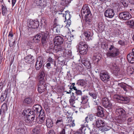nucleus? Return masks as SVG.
<instances>
[{
	"label": "nucleus",
	"mask_w": 134,
	"mask_h": 134,
	"mask_svg": "<svg viewBox=\"0 0 134 134\" xmlns=\"http://www.w3.org/2000/svg\"><path fill=\"white\" fill-rule=\"evenodd\" d=\"M54 46L53 50L60 56H63L65 55L66 49L65 47L67 44L64 42L63 37L60 36H55L54 39Z\"/></svg>",
	"instance_id": "obj_1"
},
{
	"label": "nucleus",
	"mask_w": 134,
	"mask_h": 134,
	"mask_svg": "<svg viewBox=\"0 0 134 134\" xmlns=\"http://www.w3.org/2000/svg\"><path fill=\"white\" fill-rule=\"evenodd\" d=\"M120 53L119 49L113 45H110L106 54L108 57L115 58L118 57Z\"/></svg>",
	"instance_id": "obj_2"
},
{
	"label": "nucleus",
	"mask_w": 134,
	"mask_h": 134,
	"mask_svg": "<svg viewBox=\"0 0 134 134\" xmlns=\"http://www.w3.org/2000/svg\"><path fill=\"white\" fill-rule=\"evenodd\" d=\"M76 47L81 54H86L88 51V46L85 42H80L77 44Z\"/></svg>",
	"instance_id": "obj_3"
},
{
	"label": "nucleus",
	"mask_w": 134,
	"mask_h": 134,
	"mask_svg": "<svg viewBox=\"0 0 134 134\" xmlns=\"http://www.w3.org/2000/svg\"><path fill=\"white\" fill-rule=\"evenodd\" d=\"M100 78L102 81L107 83L110 81V77L109 73L105 70L102 71L100 72Z\"/></svg>",
	"instance_id": "obj_4"
},
{
	"label": "nucleus",
	"mask_w": 134,
	"mask_h": 134,
	"mask_svg": "<svg viewBox=\"0 0 134 134\" xmlns=\"http://www.w3.org/2000/svg\"><path fill=\"white\" fill-rule=\"evenodd\" d=\"M114 98L117 99L118 102L121 103H125L129 102L130 100L129 96H123L120 95H115Z\"/></svg>",
	"instance_id": "obj_5"
},
{
	"label": "nucleus",
	"mask_w": 134,
	"mask_h": 134,
	"mask_svg": "<svg viewBox=\"0 0 134 134\" xmlns=\"http://www.w3.org/2000/svg\"><path fill=\"white\" fill-rule=\"evenodd\" d=\"M102 103L103 106L105 108L109 110L112 109L113 108V104L106 97L102 99Z\"/></svg>",
	"instance_id": "obj_6"
},
{
	"label": "nucleus",
	"mask_w": 134,
	"mask_h": 134,
	"mask_svg": "<svg viewBox=\"0 0 134 134\" xmlns=\"http://www.w3.org/2000/svg\"><path fill=\"white\" fill-rule=\"evenodd\" d=\"M38 86L37 90L40 93H41L44 92L46 89V84L43 81H39Z\"/></svg>",
	"instance_id": "obj_7"
},
{
	"label": "nucleus",
	"mask_w": 134,
	"mask_h": 134,
	"mask_svg": "<svg viewBox=\"0 0 134 134\" xmlns=\"http://www.w3.org/2000/svg\"><path fill=\"white\" fill-rule=\"evenodd\" d=\"M119 18L123 20H128L131 18L130 14L128 12H124L120 13L119 15Z\"/></svg>",
	"instance_id": "obj_8"
},
{
	"label": "nucleus",
	"mask_w": 134,
	"mask_h": 134,
	"mask_svg": "<svg viewBox=\"0 0 134 134\" xmlns=\"http://www.w3.org/2000/svg\"><path fill=\"white\" fill-rule=\"evenodd\" d=\"M42 107L40 105L38 104L34 105L31 109L32 111L31 113L35 114V115L37 116L39 114V112L41 110Z\"/></svg>",
	"instance_id": "obj_9"
},
{
	"label": "nucleus",
	"mask_w": 134,
	"mask_h": 134,
	"mask_svg": "<svg viewBox=\"0 0 134 134\" xmlns=\"http://www.w3.org/2000/svg\"><path fill=\"white\" fill-rule=\"evenodd\" d=\"M82 15L85 16H88L90 15H91V12L87 5L86 4L84 5L82 7L81 10Z\"/></svg>",
	"instance_id": "obj_10"
},
{
	"label": "nucleus",
	"mask_w": 134,
	"mask_h": 134,
	"mask_svg": "<svg viewBox=\"0 0 134 134\" xmlns=\"http://www.w3.org/2000/svg\"><path fill=\"white\" fill-rule=\"evenodd\" d=\"M109 67L113 70V73L114 74L115 76L118 75L119 71V68L115 63H111L109 65Z\"/></svg>",
	"instance_id": "obj_11"
},
{
	"label": "nucleus",
	"mask_w": 134,
	"mask_h": 134,
	"mask_svg": "<svg viewBox=\"0 0 134 134\" xmlns=\"http://www.w3.org/2000/svg\"><path fill=\"white\" fill-rule=\"evenodd\" d=\"M39 115L38 117H37V120H38V119L40 121L41 123H43L44 122V120L46 118V114L45 111L43 110L42 109L40 110L39 112Z\"/></svg>",
	"instance_id": "obj_12"
},
{
	"label": "nucleus",
	"mask_w": 134,
	"mask_h": 134,
	"mask_svg": "<svg viewBox=\"0 0 134 134\" xmlns=\"http://www.w3.org/2000/svg\"><path fill=\"white\" fill-rule=\"evenodd\" d=\"M83 35L86 41H89L92 40L93 34L91 32V30H88L85 31Z\"/></svg>",
	"instance_id": "obj_13"
},
{
	"label": "nucleus",
	"mask_w": 134,
	"mask_h": 134,
	"mask_svg": "<svg viewBox=\"0 0 134 134\" xmlns=\"http://www.w3.org/2000/svg\"><path fill=\"white\" fill-rule=\"evenodd\" d=\"M104 14L105 16L106 17L112 18L114 16L115 13L113 9H108L105 11Z\"/></svg>",
	"instance_id": "obj_14"
},
{
	"label": "nucleus",
	"mask_w": 134,
	"mask_h": 134,
	"mask_svg": "<svg viewBox=\"0 0 134 134\" xmlns=\"http://www.w3.org/2000/svg\"><path fill=\"white\" fill-rule=\"evenodd\" d=\"M39 25V23L37 20L31 19L29 21V25L30 27L33 29L37 28Z\"/></svg>",
	"instance_id": "obj_15"
},
{
	"label": "nucleus",
	"mask_w": 134,
	"mask_h": 134,
	"mask_svg": "<svg viewBox=\"0 0 134 134\" xmlns=\"http://www.w3.org/2000/svg\"><path fill=\"white\" fill-rule=\"evenodd\" d=\"M116 112L119 116L126 117V112L124 109L122 108L117 109Z\"/></svg>",
	"instance_id": "obj_16"
},
{
	"label": "nucleus",
	"mask_w": 134,
	"mask_h": 134,
	"mask_svg": "<svg viewBox=\"0 0 134 134\" xmlns=\"http://www.w3.org/2000/svg\"><path fill=\"white\" fill-rule=\"evenodd\" d=\"M49 33L47 31H46L42 34V36L41 38V42L44 45L46 44L47 41V37Z\"/></svg>",
	"instance_id": "obj_17"
},
{
	"label": "nucleus",
	"mask_w": 134,
	"mask_h": 134,
	"mask_svg": "<svg viewBox=\"0 0 134 134\" xmlns=\"http://www.w3.org/2000/svg\"><path fill=\"white\" fill-rule=\"evenodd\" d=\"M88 125L87 124H82L81 125V127L79 129V130L75 132L73 134H82L83 133V130L84 131L83 133L85 134L86 132V127H87Z\"/></svg>",
	"instance_id": "obj_18"
},
{
	"label": "nucleus",
	"mask_w": 134,
	"mask_h": 134,
	"mask_svg": "<svg viewBox=\"0 0 134 134\" xmlns=\"http://www.w3.org/2000/svg\"><path fill=\"white\" fill-rule=\"evenodd\" d=\"M24 59L26 63L30 64L33 63L35 61L34 57L30 54L28 55L25 57Z\"/></svg>",
	"instance_id": "obj_19"
},
{
	"label": "nucleus",
	"mask_w": 134,
	"mask_h": 134,
	"mask_svg": "<svg viewBox=\"0 0 134 134\" xmlns=\"http://www.w3.org/2000/svg\"><path fill=\"white\" fill-rule=\"evenodd\" d=\"M127 58L128 62L130 63H134V48L132 49L131 53L127 55Z\"/></svg>",
	"instance_id": "obj_20"
},
{
	"label": "nucleus",
	"mask_w": 134,
	"mask_h": 134,
	"mask_svg": "<svg viewBox=\"0 0 134 134\" xmlns=\"http://www.w3.org/2000/svg\"><path fill=\"white\" fill-rule=\"evenodd\" d=\"M45 71L44 69L43 68L40 70L38 76V78L40 81H43L45 76Z\"/></svg>",
	"instance_id": "obj_21"
},
{
	"label": "nucleus",
	"mask_w": 134,
	"mask_h": 134,
	"mask_svg": "<svg viewBox=\"0 0 134 134\" xmlns=\"http://www.w3.org/2000/svg\"><path fill=\"white\" fill-rule=\"evenodd\" d=\"M43 61L42 59H37L35 65V68L37 70H40L42 67Z\"/></svg>",
	"instance_id": "obj_22"
},
{
	"label": "nucleus",
	"mask_w": 134,
	"mask_h": 134,
	"mask_svg": "<svg viewBox=\"0 0 134 134\" xmlns=\"http://www.w3.org/2000/svg\"><path fill=\"white\" fill-rule=\"evenodd\" d=\"M31 111L30 112V114H28V115L26 116L25 119L26 121H28L29 122H32L34 119L35 118L37 119V116L35 115V114H32L31 113Z\"/></svg>",
	"instance_id": "obj_23"
},
{
	"label": "nucleus",
	"mask_w": 134,
	"mask_h": 134,
	"mask_svg": "<svg viewBox=\"0 0 134 134\" xmlns=\"http://www.w3.org/2000/svg\"><path fill=\"white\" fill-rule=\"evenodd\" d=\"M104 109V108L101 106H98V111L97 114V116L101 117H103L104 116V114L103 112Z\"/></svg>",
	"instance_id": "obj_24"
},
{
	"label": "nucleus",
	"mask_w": 134,
	"mask_h": 134,
	"mask_svg": "<svg viewBox=\"0 0 134 134\" xmlns=\"http://www.w3.org/2000/svg\"><path fill=\"white\" fill-rule=\"evenodd\" d=\"M34 4L35 5L43 6L46 4V1L45 0H34Z\"/></svg>",
	"instance_id": "obj_25"
},
{
	"label": "nucleus",
	"mask_w": 134,
	"mask_h": 134,
	"mask_svg": "<svg viewBox=\"0 0 134 134\" xmlns=\"http://www.w3.org/2000/svg\"><path fill=\"white\" fill-rule=\"evenodd\" d=\"M71 15L70 14L68 11L65 12V17L66 20H67V25H68L69 26L71 24V21L70 20Z\"/></svg>",
	"instance_id": "obj_26"
},
{
	"label": "nucleus",
	"mask_w": 134,
	"mask_h": 134,
	"mask_svg": "<svg viewBox=\"0 0 134 134\" xmlns=\"http://www.w3.org/2000/svg\"><path fill=\"white\" fill-rule=\"evenodd\" d=\"M62 27V26L58 24H54L53 29L55 30V34L56 35H58L60 33V29Z\"/></svg>",
	"instance_id": "obj_27"
},
{
	"label": "nucleus",
	"mask_w": 134,
	"mask_h": 134,
	"mask_svg": "<svg viewBox=\"0 0 134 134\" xmlns=\"http://www.w3.org/2000/svg\"><path fill=\"white\" fill-rule=\"evenodd\" d=\"M81 62L87 68L89 69L91 68V64L88 60L86 59H82Z\"/></svg>",
	"instance_id": "obj_28"
},
{
	"label": "nucleus",
	"mask_w": 134,
	"mask_h": 134,
	"mask_svg": "<svg viewBox=\"0 0 134 134\" xmlns=\"http://www.w3.org/2000/svg\"><path fill=\"white\" fill-rule=\"evenodd\" d=\"M87 98L88 97L87 96L84 95L83 96H82L81 98L82 101L81 102V104H87V105L86 107V108L89 107V104L87 103V102L88 100Z\"/></svg>",
	"instance_id": "obj_29"
},
{
	"label": "nucleus",
	"mask_w": 134,
	"mask_h": 134,
	"mask_svg": "<svg viewBox=\"0 0 134 134\" xmlns=\"http://www.w3.org/2000/svg\"><path fill=\"white\" fill-rule=\"evenodd\" d=\"M96 126L98 127L103 126L104 124V122L102 120L99 119H97L96 120L95 122Z\"/></svg>",
	"instance_id": "obj_30"
},
{
	"label": "nucleus",
	"mask_w": 134,
	"mask_h": 134,
	"mask_svg": "<svg viewBox=\"0 0 134 134\" xmlns=\"http://www.w3.org/2000/svg\"><path fill=\"white\" fill-rule=\"evenodd\" d=\"M104 23V22H100L99 23L98 27L99 31L102 32L104 30L105 27Z\"/></svg>",
	"instance_id": "obj_31"
},
{
	"label": "nucleus",
	"mask_w": 134,
	"mask_h": 134,
	"mask_svg": "<svg viewBox=\"0 0 134 134\" xmlns=\"http://www.w3.org/2000/svg\"><path fill=\"white\" fill-rule=\"evenodd\" d=\"M33 101L32 99L30 97L25 98L24 101V103L26 105H31L33 103Z\"/></svg>",
	"instance_id": "obj_32"
},
{
	"label": "nucleus",
	"mask_w": 134,
	"mask_h": 134,
	"mask_svg": "<svg viewBox=\"0 0 134 134\" xmlns=\"http://www.w3.org/2000/svg\"><path fill=\"white\" fill-rule=\"evenodd\" d=\"M118 85L119 86L122 88L124 91L127 92L128 91L129 86L127 85H126L125 83H119Z\"/></svg>",
	"instance_id": "obj_33"
},
{
	"label": "nucleus",
	"mask_w": 134,
	"mask_h": 134,
	"mask_svg": "<svg viewBox=\"0 0 134 134\" xmlns=\"http://www.w3.org/2000/svg\"><path fill=\"white\" fill-rule=\"evenodd\" d=\"M89 118V119L90 120V121H96V118L95 116H93L92 115H90L86 117L85 119V121L86 122H85V124L86 122L88 123V119Z\"/></svg>",
	"instance_id": "obj_34"
},
{
	"label": "nucleus",
	"mask_w": 134,
	"mask_h": 134,
	"mask_svg": "<svg viewBox=\"0 0 134 134\" xmlns=\"http://www.w3.org/2000/svg\"><path fill=\"white\" fill-rule=\"evenodd\" d=\"M46 125L48 127L50 128L53 125V123L52 120L49 118H48L46 121Z\"/></svg>",
	"instance_id": "obj_35"
},
{
	"label": "nucleus",
	"mask_w": 134,
	"mask_h": 134,
	"mask_svg": "<svg viewBox=\"0 0 134 134\" xmlns=\"http://www.w3.org/2000/svg\"><path fill=\"white\" fill-rule=\"evenodd\" d=\"M63 120L62 118H58L56 122V124L58 126H61L63 125Z\"/></svg>",
	"instance_id": "obj_36"
},
{
	"label": "nucleus",
	"mask_w": 134,
	"mask_h": 134,
	"mask_svg": "<svg viewBox=\"0 0 134 134\" xmlns=\"http://www.w3.org/2000/svg\"><path fill=\"white\" fill-rule=\"evenodd\" d=\"M1 9L3 15L5 16L7 13V10L6 6L4 4L2 5Z\"/></svg>",
	"instance_id": "obj_37"
},
{
	"label": "nucleus",
	"mask_w": 134,
	"mask_h": 134,
	"mask_svg": "<svg viewBox=\"0 0 134 134\" xmlns=\"http://www.w3.org/2000/svg\"><path fill=\"white\" fill-rule=\"evenodd\" d=\"M121 34V31L118 29H116L113 33V37H115L119 36Z\"/></svg>",
	"instance_id": "obj_38"
},
{
	"label": "nucleus",
	"mask_w": 134,
	"mask_h": 134,
	"mask_svg": "<svg viewBox=\"0 0 134 134\" xmlns=\"http://www.w3.org/2000/svg\"><path fill=\"white\" fill-rule=\"evenodd\" d=\"M41 37V35L40 34H38L34 36L33 40L36 42L38 43L40 41V38Z\"/></svg>",
	"instance_id": "obj_39"
},
{
	"label": "nucleus",
	"mask_w": 134,
	"mask_h": 134,
	"mask_svg": "<svg viewBox=\"0 0 134 134\" xmlns=\"http://www.w3.org/2000/svg\"><path fill=\"white\" fill-rule=\"evenodd\" d=\"M40 128L38 126H36L32 130V134H40Z\"/></svg>",
	"instance_id": "obj_40"
},
{
	"label": "nucleus",
	"mask_w": 134,
	"mask_h": 134,
	"mask_svg": "<svg viewBox=\"0 0 134 134\" xmlns=\"http://www.w3.org/2000/svg\"><path fill=\"white\" fill-rule=\"evenodd\" d=\"M126 119L125 117L119 116L118 119L116 120V122L118 123L121 124L125 121Z\"/></svg>",
	"instance_id": "obj_41"
},
{
	"label": "nucleus",
	"mask_w": 134,
	"mask_h": 134,
	"mask_svg": "<svg viewBox=\"0 0 134 134\" xmlns=\"http://www.w3.org/2000/svg\"><path fill=\"white\" fill-rule=\"evenodd\" d=\"M15 132L17 134H24L25 130L24 129L19 128L16 129Z\"/></svg>",
	"instance_id": "obj_42"
},
{
	"label": "nucleus",
	"mask_w": 134,
	"mask_h": 134,
	"mask_svg": "<svg viewBox=\"0 0 134 134\" xmlns=\"http://www.w3.org/2000/svg\"><path fill=\"white\" fill-rule=\"evenodd\" d=\"M86 84V82L84 80H78L76 84L79 85L81 86H83Z\"/></svg>",
	"instance_id": "obj_43"
},
{
	"label": "nucleus",
	"mask_w": 134,
	"mask_h": 134,
	"mask_svg": "<svg viewBox=\"0 0 134 134\" xmlns=\"http://www.w3.org/2000/svg\"><path fill=\"white\" fill-rule=\"evenodd\" d=\"M71 0H62L60 3L63 6H67L70 2Z\"/></svg>",
	"instance_id": "obj_44"
},
{
	"label": "nucleus",
	"mask_w": 134,
	"mask_h": 134,
	"mask_svg": "<svg viewBox=\"0 0 134 134\" xmlns=\"http://www.w3.org/2000/svg\"><path fill=\"white\" fill-rule=\"evenodd\" d=\"M88 16H85V24H91L92 21V18L89 17Z\"/></svg>",
	"instance_id": "obj_45"
},
{
	"label": "nucleus",
	"mask_w": 134,
	"mask_h": 134,
	"mask_svg": "<svg viewBox=\"0 0 134 134\" xmlns=\"http://www.w3.org/2000/svg\"><path fill=\"white\" fill-rule=\"evenodd\" d=\"M101 59V58L99 56L94 55L93 57V60L95 63H98Z\"/></svg>",
	"instance_id": "obj_46"
},
{
	"label": "nucleus",
	"mask_w": 134,
	"mask_h": 134,
	"mask_svg": "<svg viewBox=\"0 0 134 134\" xmlns=\"http://www.w3.org/2000/svg\"><path fill=\"white\" fill-rule=\"evenodd\" d=\"M7 110V105L5 103H4L2 106L1 109V112H4L5 111H6Z\"/></svg>",
	"instance_id": "obj_47"
},
{
	"label": "nucleus",
	"mask_w": 134,
	"mask_h": 134,
	"mask_svg": "<svg viewBox=\"0 0 134 134\" xmlns=\"http://www.w3.org/2000/svg\"><path fill=\"white\" fill-rule=\"evenodd\" d=\"M127 24L130 26L131 28L134 27V21L132 20H129L127 22Z\"/></svg>",
	"instance_id": "obj_48"
},
{
	"label": "nucleus",
	"mask_w": 134,
	"mask_h": 134,
	"mask_svg": "<svg viewBox=\"0 0 134 134\" xmlns=\"http://www.w3.org/2000/svg\"><path fill=\"white\" fill-rule=\"evenodd\" d=\"M88 94L93 99H95L97 98V94L95 92H88Z\"/></svg>",
	"instance_id": "obj_49"
},
{
	"label": "nucleus",
	"mask_w": 134,
	"mask_h": 134,
	"mask_svg": "<svg viewBox=\"0 0 134 134\" xmlns=\"http://www.w3.org/2000/svg\"><path fill=\"white\" fill-rule=\"evenodd\" d=\"M121 2L124 7H127L128 6V3L126 0H121Z\"/></svg>",
	"instance_id": "obj_50"
},
{
	"label": "nucleus",
	"mask_w": 134,
	"mask_h": 134,
	"mask_svg": "<svg viewBox=\"0 0 134 134\" xmlns=\"http://www.w3.org/2000/svg\"><path fill=\"white\" fill-rule=\"evenodd\" d=\"M18 127L19 128L24 129L25 126L22 121H20L19 123Z\"/></svg>",
	"instance_id": "obj_51"
},
{
	"label": "nucleus",
	"mask_w": 134,
	"mask_h": 134,
	"mask_svg": "<svg viewBox=\"0 0 134 134\" xmlns=\"http://www.w3.org/2000/svg\"><path fill=\"white\" fill-rule=\"evenodd\" d=\"M75 100L70 98L69 100V102L70 105L72 107H75L74 106V104L75 103Z\"/></svg>",
	"instance_id": "obj_52"
},
{
	"label": "nucleus",
	"mask_w": 134,
	"mask_h": 134,
	"mask_svg": "<svg viewBox=\"0 0 134 134\" xmlns=\"http://www.w3.org/2000/svg\"><path fill=\"white\" fill-rule=\"evenodd\" d=\"M75 93H76L75 94L77 96L82 95V94L81 91L78 90L75 91Z\"/></svg>",
	"instance_id": "obj_53"
},
{
	"label": "nucleus",
	"mask_w": 134,
	"mask_h": 134,
	"mask_svg": "<svg viewBox=\"0 0 134 134\" xmlns=\"http://www.w3.org/2000/svg\"><path fill=\"white\" fill-rule=\"evenodd\" d=\"M6 97L5 94H4L3 95V94L2 93L1 96V99L2 100H1L2 102L4 101L5 100Z\"/></svg>",
	"instance_id": "obj_54"
},
{
	"label": "nucleus",
	"mask_w": 134,
	"mask_h": 134,
	"mask_svg": "<svg viewBox=\"0 0 134 134\" xmlns=\"http://www.w3.org/2000/svg\"><path fill=\"white\" fill-rule=\"evenodd\" d=\"M70 108L68 106H66L64 108L63 110L64 113H68V112L69 111V109Z\"/></svg>",
	"instance_id": "obj_55"
},
{
	"label": "nucleus",
	"mask_w": 134,
	"mask_h": 134,
	"mask_svg": "<svg viewBox=\"0 0 134 134\" xmlns=\"http://www.w3.org/2000/svg\"><path fill=\"white\" fill-rule=\"evenodd\" d=\"M72 94L71 96V99L76 100L77 99V98H76V94H75L73 93H72Z\"/></svg>",
	"instance_id": "obj_56"
},
{
	"label": "nucleus",
	"mask_w": 134,
	"mask_h": 134,
	"mask_svg": "<svg viewBox=\"0 0 134 134\" xmlns=\"http://www.w3.org/2000/svg\"><path fill=\"white\" fill-rule=\"evenodd\" d=\"M125 41L121 40H120L118 42L119 44L122 46L124 45L125 44Z\"/></svg>",
	"instance_id": "obj_57"
},
{
	"label": "nucleus",
	"mask_w": 134,
	"mask_h": 134,
	"mask_svg": "<svg viewBox=\"0 0 134 134\" xmlns=\"http://www.w3.org/2000/svg\"><path fill=\"white\" fill-rule=\"evenodd\" d=\"M65 128L64 127L62 130L59 133V134H65Z\"/></svg>",
	"instance_id": "obj_58"
},
{
	"label": "nucleus",
	"mask_w": 134,
	"mask_h": 134,
	"mask_svg": "<svg viewBox=\"0 0 134 134\" xmlns=\"http://www.w3.org/2000/svg\"><path fill=\"white\" fill-rule=\"evenodd\" d=\"M15 41H13L12 42H11V41H9V46L10 47H13L14 43Z\"/></svg>",
	"instance_id": "obj_59"
},
{
	"label": "nucleus",
	"mask_w": 134,
	"mask_h": 134,
	"mask_svg": "<svg viewBox=\"0 0 134 134\" xmlns=\"http://www.w3.org/2000/svg\"><path fill=\"white\" fill-rule=\"evenodd\" d=\"M32 111L31 109H27V110H24V113L25 114L27 113H28V114H30V111Z\"/></svg>",
	"instance_id": "obj_60"
},
{
	"label": "nucleus",
	"mask_w": 134,
	"mask_h": 134,
	"mask_svg": "<svg viewBox=\"0 0 134 134\" xmlns=\"http://www.w3.org/2000/svg\"><path fill=\"white\" fill-rule=\"evenodd\" d=\"M48 61L51 63H52L54 61V60L51 57H49L48 59Z\"/></svg>",
	"instance_id": "obj_61"
},
{
	"label": "nucleus",
	"mask_w": 134,
	"mask_h": 134,
	"mask_svg": "<svg viewBox=\"0 0 134 134\" xmlns=\"http://www.w3.org/2000/svg\"><path fill=\"white\" fill-rule=\"evenodd\" d=\"M48 134H55V133L53 130H51L49 131Z\"/></svg>",
	"instance_id": "obj_62"
},
{
	"label": "nucleus",
	"mask_w": 134,
	"mask_h": 134,
	"mask_svg": "<svg viewBox=\"0 0 134 134\" xmlns=\"http://www.w3.org/2000/svg\"><path fill=\"white\" fill-rule=\"evenodd\" d=\"M68 53H67V54L68 55V56L69 57H70L71 56V50H69L68 51Z\"/></svg>",
	"instance_id": "obj_63"
},
{
	"label": "nucleus",
	"mask_w": 134,
	"mask_h": 134,
	"mask_svg": "<svg viewBox=\"0 0 134 134\" xmlns=\"http://www.w3.org/2000/svg\"><path fill=\"white\" fill-rule=\"evenodd\" d=\"M13 36L12 32V31H10L8 35V37H12Z\"/></svg>",
	"instance_id": "obj_64"
}]
</instances>
